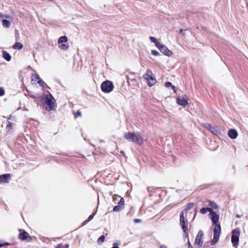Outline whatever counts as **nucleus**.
Returning <instances> with one entry per match:
<instances>
[{
    "label": "nucleus",
    "mask_w": 248,
    "mask_h": 248,
    "mask_svg": "<svg viewBox=\"0 0 248 248\" xmlns=\"http://www.w3.org/2000/svg\"><path fill=\"white\" fill-rule=\"evenodd\" d=\"M221 231V227L220 225L216 224L215 227L214 229V234L216 235H220Z\"/></svg>",
    "instance_id": "16"
},
{
    "label": "nucleus",
    "mask_w": 248,
    "mask_h": 248,
    "mask_svg": "<svg viewBox=\"0 0 248 248\" xmlns=\"http://www.w3.org/2000/svg\"><path fill=\"white\" fill-rule=\"evenodd\" d=\"M46 100L45 104L47 106L46 109L47 110H52L55 108V100L52 95L48 92H46V93H45Z\"/></svg>",
    "instance_id": "2"
},
{
    "label": "nucleus",
    "mask_w": 248,
    "mask_h": 248,
    "mask_svg": "<svg viewBox=\"0 0 248 248\" xmlns=\"http://www.w3.org/2000/svg\"><path fill=\"white\" fill-rule=\"evenodd\" d=\"M5 245H9V244L8 243H5V244H1V243H0V248L2 247H3L4 246H5Z\"/></svg>",
    "instance_id": "36"
},
{
    "label": "nucleus",
    "mask_w": 248,
    "mask_h": 248,
    "mask_svg": "<svg viewBox=\"0 0 248 248\" xmlns=\"http://www.w3.org/2000/svg\"><path fill=\"white\" fill-rule=\"evenodd\" d=\"M160 248H167V247L165 245H161Z\"/></svg>",
    "instance_id": "42"
},
{
    "label": "nucleus",
    "mask_w": 248,
    "mask_h": 248,
    "mask_svg": "<svg viewBox=\"0 0 248 248\" xmlns=\"http://www.w3.org/2000/svg\"><path fill=\"white\" fill-rule=\"evenodd\" d=\"M105 237L104 235H101L97 240L98 244L103 243L105 240Z\"/></svg>",
    "instance_id": "26"
},
{
    "label": "nucleus",
    "mask_w": 248,
    "mask_h": 248,
    "mask_svg": "<svg viewBox=\"0 0 248 248\" xmlns=\"http://www.w3.org/2000/svg\"><path fill=\"white\" fill-rule=\"evenodd\" d=\"M180 223L184 233H186L187 230V226L186 224V219L184 217V213L182 212L180 215Z\"/></svg>",
    "instance_id": "7"
},
{
    "label": "nucleus",
    "mask_w": 248,
    "mask_h": 248,
    "mask_svg": "<svg viewBox=\"0 0 248 248\" xmlns=\"http://www.w3.org/2000/svg\"><path fill=\"white\" fill-rule=\"evenodd\" d=\"M95 214V213H93L92 215H91L88 218L87 220H85V221L83 222V223H82V225H86V224H87V223H88V222H89L90 221H91V220H92V219H93V217H94V216Z\"/></svg>",
    "instance_id": "23"
},
{
    "label": "nucleus",
    "mask_w": 248,
    "mask_h": 248,
    "mask_svg": "<svg viewBox=\"0 0 248 248\" xmlns=\"http://www.w3.org/2000/svg\"><path fill=\"white\" fill-rule=\"evenodd\" d=\"M220 235H216V234H214V237L213 239L212 240L211 244L212 245H215L216 243H217V242L218 240L219 237Z\"/></svg>",
    "instance_id": "22"
},
{
    "label": "nucleus",
    "mask_w": 248,
    "mask_h": 248,
    "mask_svg": "<svg viewBox=\"0 0 248 248\" xmlns=\"http://www.w3.org/2000/svg\"><path fill=\"white\" fill-rule=\"evenodd\" d=\"M2 56L3 58L8 62H9L11 59L10 54L5 51H2Z\"/></svg>",
    "instance_id": "17"
},
{
    "label": "nucleus",
    "mask_w": 248,
    "mask_h": 248,
    "mask_svg": "<svg viewBox=\"0 0 248 248\" xmlns=\"http://www.w3.org/2000/svg\"><path fill=\"white\" fill-rule=\"evenodd\" d=\"M188 245H189V247H190V243L189 241H188Z\"/></svg>",
    "instance_id": "46"
},
{
    "label": "nucleus",
    "mask_w": 248,
    "mask_h": 248,
    "mask_svg": "<svg viewBox=\"0 0 248 248\" xmlns=\"http://www.w3.org/2000/svg\"><path fill=\"white\" fill-rule=\"evenodd\" d=\"M149 39L152 42L154 43L155 44V46L157 47H158L161 44L160 42L156 39V38H155L154 37L150 36L149 37Z\"/></svg>",
    "instance_id": "19"
},
{
    "label": "nucleus",
    "mask_w": 248,
    "mask_h": 248,
    "mask_svg": "<svg viewBox=\"0 0 248 248\" xmlns=\"http://www.w3.org/2000/svg\"><path fill=\"white\" fill-rule=\"evenodd\" d=\"M209 205L214 209H217L218 208L217 204L213 202H210Z\"/></svg>",
    "instance_id": "27"
},
{
    "label": "nucleus",
    "mask_w": 248,
    "mask_h": 248,
    "mask_svg": "<svg viewBox=\"0 0 248 248\" xmlns=\"http://www.w3.org/2000/svg\"><path fill=\"white\" fill-rule=\"evenodd\" d=\"M171 89L173 90V91L175 92L176 91H175V87L173 85H171Z\"/></svg>",
    "instance_id": "39"
},
{
    "label": "nucleus",
    "mask_w": 248,
    "mask_h": 248,
    "mask_svg": "<svg viewBox=\"0 0 248 248\" xmlns=\"http://www.w3.org/2000/svg\"><path fill=\"white\" fill-rule=\"evenodd\" d=\"M120 198H121V197L120 196L117 195H114L113 196V197H112L113 201L114 202H116V201H118Z\"/></svg>",
    "instance_id": "29"
},
{
    "label": "nucleus",
    "mask_w": 248,
    "mask_h": 248,
    "mask_svg": "<svg viewBox=\"0 0 248 248\" xmlns=\"http://www.w3.org/2000/svg\"><path fill=\"white\" fill-rule=\"evenodd\" d=\"M27 95V94H26ZM28 96H30L31 98H35L36 97V96L34 95L31 92H28Z\"/></svg>",
    "instance_id": "30"
},
{
    "label": "nucleus",
    "mask_w": 248,
    "mask_h": 248,
    "mask_svg": "<svg viewBox=\"0 0 248 248\" xmlns=\"http://www.w3.org/2000/svg\"><path fill=\"white\" fill-rule=\"evenodd\" d=\"M2 25L4 27H6V28H9L10 25H11V23L10 22V21H9L8 20H6V19H3L2 20Z\"/></svg>",
    "instance_id": "24"
},
{
    "label": "nucleus",
    "mask_w": 248,
    "mask_h": 248,
    "mask_svg": "<svg viewBox=\"0 0 248 248\" xmlns=\"http://www.w3.org/2000/svg\"><path fill=\"white\" fill-rule=\"evenodd\" d=\"M12 124L9 122V124L7 125V128H9L12 127Z\"/></svg>",
    "instance_id": "37"
},
{
    "label": "nucleus",
    "mask_w": 248,
    "mask_h": 248,
    "mask_svg": "<svg viewBox=\"0 0 248 248\" xmlns=\"http://www.w3.org/2000/svg\"><path fill=\"white\" fill-rule=\"evenodd\" d=\"M157 48L161 52L167 56H170L172 55V51L169 50L166 46L161 44Z\"/></svg>",
    "instance_id": "8"
},
{
    "label": "nucleus",
    "mask_w": 248,
    "mask_h": 248,
    "mask_svg": "<svg viewBox=\"0 0 248 248\" xmlns=\"http://www.w3.org/2000/svg\"><path fill=\"white\" fill-rule=\"evenodd\" d=\"M77 113L78 116H80L81 115V113L79 111H78Z\"/></svg>",
    "instance_id": "43"
},
{
    "label": "nucleus",
    "mask_w": 248,
    "mask_h": 248,
    "mask_svg": "<svg viewBox=\"0 0 248 248\" xmlns=\"http://www.w3.org/2000/svg\"><path fill=\"white\" fill-rule=\"evenodd\" d=\"M151 53L154 56H157L159 55V52L155 50H152L151 51Z\"/></svg>",
    "instance_id": "31"
},
{
    "label": "nucleus",
    "mask_w": 248,
    "mask_h": 248,
    "mask_svg": "<svg viewBox=\"0 0 248 248\" xmlns=\"http://www.w3.org/2000/svg\"><path fill=\"white\" fill-rule=\"evenodd\" d=\"M67 42V37L65 36H61L58 41L59 47L63 50H66L69 48Z\"/></svg>",
    "instance_id": "3"
},
{
    "label": "nucleus",
    "mask_w": 248,
    "mask_h": 248,
    "mask_svg": "<svg viewBox=\"0 0 248 248\" xmlns=\"http://www.w3.org/2000/svg\"><path fill=\"white\" fill-rule=\"evenodd\" d=\"M4 17H5L6 18H12L11 16H8V15H4Z\"/></svg>",
    "instance_id": "38"
},
{
    "label": "nucleus",
    "mask_w": 248,
    "mask_h": 248,
    "mask_svg": "<svg viewBox=\"0 0 248 248\" xmlns=\"http://www.w3.org/2000/svg\"><path fill=\"white\" fill-rule=\"evenodd\" d=\"M180 33L182 34L183 35H185L184 33V31L182 29H181L180 31Z\"/></svg>",
    "instance_id": "41"
},
{
    "label": "nucleus",
    "mask_w": 248,
    "mask_h": 248,
    "mask_svg": "<svg viewBox=\"0 0 248 248\" xmlns=\"http://www.w3.org/2000/svg\"><path fill=\"white\" fill-rule=\"evenodd\" d=\"M1 17H4V15L0 13V18Z\"/></svg>",
    "instance_id": "44"
},
{
    "label": "nucleus",
    "mask_w": 248,
    "mask_h": 248,
    "mask_svg": "<svg viewBox=\"0 0 248 248\" xmlns=\"http://www.w3.org/2000/svg\"><path fill=\"white\" fill-rule=\"evenodd\" d=\"M205 126L212 133L216 135H218L220 133L219 128L216 126H212L210 124H206Z\"/></svg>",
    "instance_id": "10"
},
{
    "label": "nucleus",
    "mask_w": 248,
    "mask_h": 248,
    "mask_svg": "<svg viewBox=\"0 0 248 248\" xmlns=\"http://www.w3.org/2000/svg\"><path fill=\"white\" fill-rule=\"evenodd\" d=\"M120 199L119 202H118V204L121 206H123L124 205V200L123 198L121 197Z\"/></svg>",
    "instance_id": "28"
},
{
    "label": "nucleus",
    "mask_w": 248,
    "mask_h": 248,
    "mask_svg": "<svg viewBox=\"0 0 248 248\" xmlns=\"http://www.w3.org/2000/svg\"><path fill=\"white\" fill-rule=\"evenodd\" d=\"M124 137L129 141L141 144L145 140L142 134L140 133L127 132L124 134Z\"/></svg>",
    "instance_id": "1"
},
{
    "label": "nucleus",
    "mask_w": 248,
    "mask_h": 248,
    "mask_svg": "<svg viewBox=\"0 0 248 248\" xmlns=\"http://www.w3.org/2000/svg\"><path fill=\"white\" fill-rule=\"evenodd\" d=\"M192 206H193V203L188 204L187 208L186 209V210H187L192 208Z\"/></svg>",
    "instance_id": "34"
},
{
    "label": "nucleus",
    "mask_w": 248,
    "mask_h": 248,
    "mask_svg": "<svg viewBox=\"0 0 248 248\" xmlns=\"http://www.w3.org/2000/svg\"><path fill=\"white\" fill-rule=\"evenodd\" d=\"M176 101L178 104L182 106H185L187 104V97L186 95L177 97Z\"/></svg>",
    "instance_id": "11"
},
{
    "label": "nucleus",
    "mask_w": 248,
    "mask_h": 248,
    "mask_svg": "<svg viewBox=\"0 0 248 248\" xmlns=\"http://www.w3.org/2000/svg\"><path fill=\"white\" fill-rule=\"evenodd\" d=\"M190 248V247H189V248Z\"/></svg>",
    "instance_id": "47"
},
{
    "label": "nucleus",
    "mask_w": 248,
    "mask_h": 248,
    "mask_svg": "<svg viewBox=\"0 0 248 248\" xmlns=\"http://www.w3.org/2000/svg\"><path fill=\"white\" fill-rule=\"evenodd\" d=\"M29 236V234L26 232H24L19 233V238L21 240H26Z\"/></svg>",
    "instance_id": "18"
},
{
    "label": "nucleus",
    "mask_w": 248,
    "mask_h": 248,
    "mask_svg": "<svg viewBox=\"0 0 248 248\" xmlns=\"http://www.w3.org/2000/svg\"><path fill=\"white\" fill-rule=\"evenodd\" d=\"M134 221L136 223H139L140 221V219L136 218V219H134Z\"/></svg>",
    "instance_id": "35"
},
{
    "label": "nucleus",
    "mask_w": 248,
    "mask_h": 248,
    "mask_svg": "<svg viewBox=\"0 0 248 248\" xmlns=\"http://www.w3.org/2000/svg\"><path fill=\"white\" fill-rule=\"evenodd\" d=\"M13 47L14 49L19 50L22 48L23 45L19 42H16L13 45Z\"/></svg>",
    "instance_id": "20"
},
{
    "label": "nucleus",
    "mask_w": 248,
    "mask_h": 248,
    "mask_svg": "<svg viewBox=\"0 0 248 248\" xmlns=\"http://www.w3.org/2000/svg\"><path fill=\"white\" fill-rule=\"evenodd\" d=\"M62 244H59L56 248H62Z\"/></svg>",
    "instance_id": "40"
},
{
    "label": "nucleus",
    "mask_w": 248,
    "mask_h": 248,
    "mask_svg": "<svg viewBox=\"0 0 248 248\" xmlns=\"http://www.w3.org/2000/svg\"><path fill=\"white\" fill-rule=\"evenodd\" d=\"M228 136L232 139H235L238 136V133L236 130L232 129L228 131Z\"/></svg>",
    "instance_id": "15"
},
{
    "label": "nucleus",
    "mask_w": 248,
    "mask_h": 248,
    "mask_svg": "<svg viewBox=\"0 0 248 248\" xmlns=\"http://www.w3.org/2000/svg\"><path fill=\"white\" fill-rule=\"evenodd\" d=\"M232 235L231 237V241L233 246L236 247L238 246L239 242V236L240 232L239 229H234L232 231Z\"/></svg>",
    "instance_id": "4"
},
{
    "label": "nucleus",
    "mask_w": 248,
    "mask_h": 248,
    "mask_svg": "<svg viewBox=\"0 0 248 248\" xmlns=\"http://www.w3.org/2000/svg\"><path fill=\"white\" fill-rule=\"evenodd\" d=\"M212 211L213 210L211 208H202L201 209L200 212L202 214H205L207 212H209L211 213Z\"/></svg>",
    "instance_id": "21"
},
{
    "label": "nucleus",
    "mask_w": 248,
    "mask_h": 248,
    "mask_svg": "<svg viewBox=\"0 0 248 248\" xmlns=\"http://www.w3.org/2000/svg\"><path fill=\"white\" fill-rule=\"evenodd\" d=\"M121 209H122V207L120 205H118L115 206L113 207V211L114 212H118V211H119L120 210H121Z\"/></svg>",
    "instance_id": "25"
},
{
    "label": "nucleus",
    "mask_w": 248,
    "mask_h": 248,
    "mask_svg": "<svg viewBox=\"0 0 248 248\" xmlns=\"http://www.w3.org/2000/svg\"><path fill=\"white\" fill-rule=\"evenodd\" d=\"M5 91L2 88H0V96H3L4 94Z\"/></svg>",
    "instance_id": "32"
},
{
    "label": "nucleus",
    "mask_w": 248,
    "mask_h": 248,
    "mask_svg": "<svg viewBox=\"0 0 248 248\" xmlns=\"http://www.w3.org/2000/svg\"><path fill=\"white\" fill-rule=\"evenodd\" d=\"M11 178L10 174H5L0 176V183H5L8 182V180Z\"/></svg>",
    "instance_id": "14"
},
{
    "label": "nucleus",
    "mask_w": 248,
    "mask_h": 248,
    "mask_svg": "<svg viewBox=\"0 0 248 248\" xmlns=\"http://www.w3.org/2000/svg\"><path fill=\"white\" fill-rule=\"evenodd\" d=\"M31 81L33 84H39L40 86L43 87L44 82L40 79L37 75H32L31 76Z\"/></svg>",
    "instance_id": "12"
},
{
    "label": "nucleus",
    "mask_w": 248,
    "mask_h": 248,
    "mask_svg": "<svg viewBox=\"0 0 248 248\" xmlns=\"http://www.w3.org/2000/svg\"><path fill=\"white\" fill-rule=\"evenodd\" d=\"M203 235V233L202 231H199L197 235L196 236L195 241V245H198L200 247H202L203 241H202V237Z\"/></svg>",
    "instance_id": "9"
},
{
    "label": "nucleus",
    "mask_w": 248,
    "mask_h": 248,
    "mask_svg": "<svg viewBox=\"0 0 248 248\" xmlns=\"http://www.w3.org/2000/svg\"><path fill=\"white\" fill-rule=\"evenodd\" d=\"M211 218L214 224H217L219 220V216L214 211L210 213Z\"/></svg>",
    "instance_id": "13"
},
{
    "label": "nucleus",
    "mask_w": 248,
    "mask_h": 248,
    "mask_svg": "<svg viewBox=\"0 0 248 248\" xmlns=\"http://www.w3.org/2000/svg\"><path fill=\"white\" fill-rule=\"evenodd\" d=\"M152 74V71L150 70H148L146 73L144 75V78L148 81V84L150 86L154 85L156 82V80L151 75Z\"/></svg>",
    "instance_id": "6"
},
{
    "label": "nucleus",
    "mask_w": 248,
    "mask_h": 248,
    "mask_svg": "<svg viewBox=\"0 0 248 248\" xmlns=\"http://www.w3.org/2000/svg\"><path fill=\"white\" fill-rule=\"evenodd\" d=\"M102 91L104 93H109L112 91L113 85L112 83L108 80L103 82L101 86Z\"/></svg>",
    "instance_id": "5"
},
{
    "label": "nucleus",
    "mask_w": 248,
    "mask_h": 248,
    "mask_svg": "<svg viewBox=\"0 0 248 248\" xmlns=\"http://www.w3.org/2000/svg\"><path fill=\"white\" fill-rule=\"evenodd\" d=\"M172 85L171 84V83L170 82H167L165 84V86L167 88H168V87H171Z\"/></svg>",
    "instance_id": "33"
},
{
    "label": "nucleus",
    "mask_w": 248,
    "mask_h": 248,
    "mask_svg": "<svg viewBox=\"0 0 248 248\" xmlns=\"http://www.w3.org/2000/svg\"><path fill=\"white\" fill-rule=\"evenodd\" d=\"M236 217H237V218H239L241 217V216L240 215H236Z\"/></svg>",
    "instance_id": "45"
}]
</instances>
